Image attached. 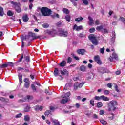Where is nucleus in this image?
<instances>
[{
  "label": "nucleus",
  "instance_id": "obj_19",
  "mask_svg": "<svg viewBox=\"0 0 125 125\" xmlns=\"http://www.w3.org/2000/svg\"><path fill=\"white\" fill-rule=\"evenodd\" d=\"M19 83L20 84H21L22 83H23V79H22V77H23V75L22 74H19Z\"/></svg>",
  "mask_w": 125,
  "mask_h": 125
},
{
  "label": "nucleus",
  "instance_id": "obj_58",
  "mask_svg": "<svg viewBox=\"0 0 125 125\" xmlns=\"http://www.w3.org/2000/svg\"><path fill=\"white\" fill-rule=\"evenodd\" d=\"M22 113H19L16 115L15 118H21V117H22Z\"/></svg>",
  "mask_w": 125,
  "mask_h": 125
},
{
  "label": "nucleus",
  "instance_id": "obj_59",
  "mask_svg": "<svg viewBox=\"0 0 125 125\" xmlns=\"http://www.w3.org/2000/svg\"><path fill=\"white\" fill-rule=\"evenodd\" d=\"M119 20H121V22H123V23L125 21V18L124 17H120Z\"/></svg>",
  "mask_w": 125,
  "mask_h": 125
},
{
  "label": "nucleus",
  "instance_id": "obj_22",
  "mask_svg": "<svg viewBox=\"0 0 125 125\" xmlns=\"http://www.w3.org/2000/svg\"><path fill=\"white\" fill-rule=\"evenodd\" d=\"M82 20H83V19L82 17H80L79 18H76L75 19V21H76V22H78V23H80V22H81Z\"/></svg>",
  "mask_w": 125,
  "mask_h": 125
},
{
  "label": "nucleus",
  "instance_id": "obj_36",
  "mask_svg": "<svg viewBox=\"0 0 125 125\" xmlns=\"http://www.w3.org/2000/svg\"><path fill=\"white\" fill-rule=\"evenodd\" d=\"M24 121L25 122H29V121H30V117L28 115L24 116Z\"/></svg>",
  "mask_w": 125,
  "mask_h": 125
},
{
  "label": "nucleus",
  "instance_id": "obj_62",
  "mask_svg": "<svg viewBox=\"0 0 125 125\" xmlns=\"http://www.w3.org/2000/svg\"><path fill=\"white\" fill-rule=\"evenodd\" d=\"M79 36L80 38H84V37H85V35H84V34H83V33H80L79 35Z\"/></svg>",
  "mask_w": 125,
  "mask_h": 125
},
{
  "label": "nucleus",
  "instance_id": "obj_32",
  "mask_svg": "<svg viewBox=\"0 0 125 125\" xmlns=\"http://www.w3.org/2000/svg\"><path fill=\"white\" fill-rule=\"evenodd\" d=\"M71 96V93L70 92H67L64 95V96H62V98H67V97H69Z\"/></svg>",
  "mask_w": 125,
  "mask_h": 125
},
{
  "label": "nucleus",
  "instance_id": "obj_10",
  "mask_svg": "<svg viewBox=\"0 0 125 125\" xmlns=\"http://www.w3.org/2000/svg\"><path fill=\"white\" fill-rule=\"evenodd\" d=\"M30 36L31 37H32V40H37V39H40V38H41V36H36V33H33V32H31L30 33Z\"/></svg>",
  "mask_w": 125,
  "mask_h": 125
},
{
  "label": "nucleus",
  "instance_id": "obj_61",
  "mask_svg": "<svg viewBox=\"0 0 125 125\" xmlns=\"http://www.w3.org/2000/svg\"><path fill=\"white\" fill-rule=\"evenodd\" d=\"M72 55L76 60H80V58H79L77 56H75V54H72Z\"/></svg>",
  "mask_w": 125,
  "mask_h": 125
},
{
  "label": "nucleus",
  "instance_id": "obj_20",
  "mask_svg": "<svg viewBox=\"0 0 125 125\" xmlns=\"http://www.w3.org/2000/svg\"><path fill=\"white\" fill-rule=\"evenodd\" d=\"M66 61H62L60 64H59V66L60 67H65V66H66Z\"/></svg>",
  "mask_w": 125,
  "mask_h": 125
},
{
  "label": "nucleus",
  "instance_id": "obj_55",
  "mask_svg": "<svg viewBox=\"0 0 125 125\" xmlns=\"http://www.w3.org/2000/svg\"><path fill=\"white\" fill-rule=\"evenodd\" d=\"M104 94L105 95H108V94H110V91L109 90H104Z\"/></svg>",
  "mask_w": 125,
  "mask_h": 125
},
{
  "label": "nucleus",
  "instance_id": "obj_48",
  "mask_svg": "<svg viewBox=\"0 0 125 125\" xmlns=\"http://www.w3.org/2000/svg\"><path fill=\"white\" fill-rule=\"evenodd\" d=\"M7 66L8 67V66H10V67H13V63L12 62H7Z\"/></svg>",
  "mask_w": 125,
  "mask_h": 125
},
{
  "label": "nucleus",
  "instance_id": "obj_33",
  "mask_svg": "<svg viewBox=\"0 0 125 125\" xmlns=\"http://www.w3.org/2000/svg\"><path fill=\"white\" fill-rule=\"evenodd\" d=\"M65 19L67 22H70L71 21V16L67 15L65 16Z\"/></svg>",
  "mask_w": 125,
  "mask_h": 125
},
{
  "label": "nucleus",
  "instance_id": "obj_50",
  "mask_svg": "<svg viewBox=\"0 0 125 125\" xmlns=\"http://www.w3.org/2000/svg\"><path fill=\"white\" fill-rule=\"evenodd\" d=\"M45 93H46V94H48V95H51V94H52V92H49L48 89L45 90Z\"/></svg>",
  "mask_w": 125,
  "mask_h": 125
},
{
  "label": "nucleus",
  "instance_id": "obj_6",
  "mask_svg": "<svg viewBox=\"0 0 125 125\" xmlns=\"http://www.w3.org/2000/svg\"><path fill=\"white\" fill-rule=\"evenodd\" d=\"M94 61L97 63L98 65H101V64H102V62L100 60V57L98 55L94 56Z\"/></svg>",
  "mask_w": 125,
  "mask_h": 125
},
{
  "label": "nucleus",
  "instance_id": "obj_53",
  "mask_svg": "<svg viewBox=\"0 0 125 125\" xmlns=\"http://www.w3.org/2000/svg\"><path fill=\"white\" fill-rule=\"evenodd\" d=\"M89 32H90V33H94V32H95V28H91L89 30Z\"/></svg>",
  "mask_w": 125,
  "mask_h": 125
},
{
  "label": "nucleus",
  "instance_id": "obj_28",
  "mask_svg": "<svg viewBox=\"0 0 125 125\" xmlns=\"http://www.w3.org/2000/svg\"><path fill=\"white\" fill-rule=\"evenodd\" d=\"M71 86H72V83H69L65 85L64 89L67 90V89H68V87H71Z\"/></svg>",
  "mask_w": 125,
  "mask_h": 125
},
{
  "label": "nucleus",
  "instance_id": "obj_37",
  "mask_svg": "<svg viewBox=\"0 0 125 125\" xmlns=\"http://www.w3.org/2000/svg\"><path fill=\"white\" fill-rule=\"evenodd\" d=\"M34 97H33V96L32 95H27L26 96V99H27V100H32V99H33Z\"/></svg>",
  "mask_w": 125,
  "mask_h": 125
},
{
  "label": "nucleus",
  "instance_id": "obj_2",
  "mask_svg": "<svg viewBox=\"0 0 125 125\" xmlns=\"http://www.w3.org/2000/svg\"><path fill=\"white\" fill-rule=\"evenodd\" d=\"M11 4H13V7L17 13H20L22 11L20 3L14 2L13 1L11 2Z\"/></svg>",
  "mask_w": 125,
  "mask_h": 125
},
{
  "label": "nucleus",
  "instance_id": "obj_7",
  "mask_svg": "<svg viewBox=\"0 0 125 125\" xmlns=\"http://www.w3.org/2000/svg\"><path fill=\"white\" fill-rule=\"evenodd\" d=\"M24 87L25 88H29L30 87V81L28 78H25L24 80Z\"/></svg>",
  "mask_w": 125,
  "mask_h": 125
},
{
  "label": "nucleus",
  "instance_id": "obj_25",
  "mask_svg": "<svg viewBox=\"0 0 125 125\" xmlns=\"http://www.w3.org/2000/svg\"><path fill=\"white\" fill-rule=\"evenodd\" d=\"M79 87V83L76 82L74 83V90H77V89H78V88Z\"/></svg>",
  "mask_w": 125,
  "mask_h": 125
},
{
  "label": "nucleus",
  "instance_id": "obj_60",
  "mask_svg": "<svg viewBox=\"0 0 125 125\" xmlns=\"http://www.w3.org/2000/svg\"><path fill=\"white\" fill-rule=\"evenodd\" d=\"M82 1L85 5H87V4H88V1H87V0H82Z\"/></svg>",
  "mask_w": 125,
  "mask_h": 125
},
{
  "label": "nucleus",
  "instance_id": "obj_29",
  "mask_svg": "<svg viewBox=\"0 0 125 125\" xmlns=\"http://www.w3.org/2000/svg\"><path fill=\"white\" fill-rule=\"evenodd\" d=\"M30 109H31V107L30 106V105H27L24 109V112H29Z\"/></svg>",
  "mask_w": 125,
  "mask_h": 125
},
{
  "label": "nucleus",
  "instance_id": "obj_18",
  "mask_svg": "<svg viewBox=\"0 0 125 125\" xmlns=\"http://www.w3.org/2000/svg\"><path fill=\"white\" fill-rule=\"evenodd\" d=\"M101 99L103 100L104 101H109L110 100V99L104 95L101 96Z\"/></svg>",
  "mask_w": 125,
  "mask_h": 125
},
{
  "label": "nucleus",
  "instance_id": "obj_1",
  "mask_svg": "<svg viewBox=\"0 0 125 125\" xmlns=\"http://www.w3.org/2000/svg\"><path fill=\"white\" fill-rule=\"evenodd\" d=\"M41 12L43 16H50L52 14L51 9L47 7H42L41 9Z\"/></svg>",
  "mask_w": 125,
  "mask_h": 125
},
{
  "label": "nucleus",
  "instance_id": "obj_30",
  "mask_svg": "<svg viewBox=\"0 0 125 125\" xmlns=\"http://www.w3.org/2000/svg\"><path fill=\"white\" fill-rule=\"evenodd\" d=\"M96 29L97 30V31H98L99 32L101 31V30H103V25L97 26Z\"/></svg>",
  "mask_w": 125,
  "mask_h": 125
},
{
  "label": "nucleus",
  "instance_id": "obj_27",
  "mask_svg": "<svg viewBox=\"0 0 125 125\" xmlns=\"http://www.w3.org/2000/svg\"><path fill=\"white\" fill-rule=\"evenodd\" d=\"M42 27H43V28H44V29H47V28H48L49 27V24H48L46 22L44 23L42 25Z\"/></svg>",
  "mask_w": 125,
  "mask_h": 125
},
{
  "label": "nucleus",
  "instance_id": "obj_26",
  "mask_svg": "<svg viewBox=\"0 0 125 125\" xmlns=\"http://www.w3.org/2000/svg\"><path fill=\"white\" fill-rule=\"evenodd\" d=\"M70 1L74 6H77V1H79V0H70Z\"/></svg>",
  "mask_w": 125,
  "mask_h": 125
},
{
  "label": "nucleus",
  "instance_id": "obj_12",
  "mask_svg": "<svg viewBox=\"0 0 125 125\" xmlns=\"http://www.w3.org/2000/svg\"><path fill=\"white\" fill-rule=\"evenodd\" d=\"M22 19H23V22L27 23V22L29 21V17H28V15H24L22 17Z\"/></svg>",
  "mask_w": 125,
  "mask_h": 125
},
{
  "label": "nucleus",
  "instance_id": "obj_24",
  "mask_svg": "<svg viewBox=\"0 0 125 125\" xmlns=\"http://www.w3.org/2000/svg\"><path fill=\"white\" fill-rule=\"evenodd\" d=\"M4 15V12L3 11V8L0 6V16H3Z\"/></svg>",
  "mask_w": 125,
  "mask_h": 125
},
{
  "label": "nucleus",
  "instance_id": "obj_46",
  "mask_svg": "<svg viewBox=\"0 0 125 125\" xmlns=\"http://www.w3.org/2000/svg\"><path fill=\"white\" fill-rule=\"evenodd\" d=\"M45 33L46 34H48V35H52V31L48 30V29H47L46 30H45Z\"/></svg>",
  "mask_w": 125,
  "mask_h": 125
},
{
  "label": "nucleus",
  "instance_id": "obj_40",
  "mask_svg": "<svg viewBox=\"0 0 125 125\" xmlns=\"http://www.w3.org/2000/svg\"><path fill=\"white\" fill-rule=\"evenodd\" d=\"M90 104L91 105L92 107L94 106V105H95V104H94V100H90Z\"/></svg>",
  "mask_w": 125,
  "mask_h": 125
},
{
  "label": "nucleus",
  "instance_id": "obj_16",
  "mask_svg": "<svg viewBox=\"0 0 125 125\" xmlns=\"http://www.w3.org/2000/svg\"><path fill=\"white\" fill-rule=\"evenodd\" d=\"M53 74H54V75L55 77H57V76H59V70H58V68H55Z\"/></svg>",
  "mask_w": 125,
  "mask_h": 125
},
{
  "label": "nucleus",
  "instance_id": "obj_34",
  "mask_svg": "<svg viewBox=\"0 0 125 125\" xmlns=\"http://www.w3.org/2000/svg\"><path fill=\"white\" fill-rule=\"evenodd\" d=\"M52 122L54 124V125H60V123L59 122V121H58V120H53Z\"/></svg>",
  "mask_w": 125,
  "mask_h": 125
},
{
  "label": "nucleus",
  "instance_id": "obj_3",
  "mask_svg": "<svg viewBox=\"0 0 125 125\" xmlns=\"http://www.w3.org/2000/svg\"><path fill=\"white\" fill-rule=\"evenodd\" d=\"M108 111H115L116 110V106L118 105V102L116 101H110L108 104Z\"/></svg>",
  "mask_w": 125,
  "mask_h": 125
},
{
  "label": "nucleus",
  "instance_id": "obj_13",
  "mask_svg": "<svg viewBox=\"0 0 125 125\" xmlns=\"http://www.w3.org/2000/svg\"><path fill=\"white\" fill-rule=\"evenodd\" d=\"M88 18L89 19V26H92V24H93V22H94V21H93V19L90 16H89Z\"/></svg>",
  "mask_w": 125,
  "mask_h": 125
},
{
  "label": "nucleus",
  "instance_id": "obj_56",
  "mask_svg": "<svg viewBox=\"0 0 125 125\" xmlns=\"http://www.w3.org/2000/svg\"><path fill=\"white\" fill-rule=\"evenodd\" d=\"M30 37H31V35H25L24 37L25 41H26V40H29Z\"/></svg>",
  "mask_w": 125,
  "mask_h": 125
},
{
  "label": "nucleus",
  "instance_id": "obj_21",
  "mask_svg": "<svg viewBox=\"0 0 125 125\" xmlns=\"http://www.w3.org/2000/svg\"><path fill=\"white\" fill-rule=\"evenodd\" d=\"M63 13H65V14H69L70 13V10L69 9L66 8H63V10H62Z\"/></svg>",
  "mask_w": 125,
  "mask_h": 125
},
{
  "label": "nucleus",
  "instance_id": "obj_63",
  "mask_svg": "<svg viewBox=\"0 0 125 125\" xmlns=\"http://www.w3.org/2000/svg\"><path fill=\"white\" fill-rule=\"evenodd\" d=\"M91 78H92V75L89 74L87 78V80L89 81V80H91Z\"/></svg>",
  "mask_w": 125,
  "mask_h": 125
},
{
  "label": "nucleus",
  "instance_id": "obj_52",
  "mask_svg": "<svg viewBox=\"0 0 125 125\" xmlns=\"http://www.w3.org/2000/svg\"><path fill=\"white\" fill-rule=\"evenodd\" d=\"M51 112V111H50V110H47L46 111V112H45L44 115L45 116H48V115H49V114H50Z\"/></svg>",
  "mask_w": 125,
  "mask_h": 125
},
{
  "label": "nucleus",
  "instance_id": "obj_5",
  "mask_svg": "<svg viewBox=\"0 0 125 125\" xmlns=\"http://www.w3.org/2000/svg\"><path fill=\"white\" fill-rule=\"evenodd\" d=\"M59 35L60 37H68V31H65L61 29H59Z\"/></svg>",
  "mask_w": 125,
  "mask_h": 125
},
{
  "label": "nucleus",
  "instance_id": "obj_64",
  "mask_svg": "<svg viewBox=\"0 0 125 125\" xmlns=\"http://www.w3.org/2000/svg\"><path fill=\"white\" fill-rule=\"evenodd\" d=\"M108 60L109 61H110V62H113V60H114V58H113L112 57H109L108 58Z\"/></svg>",
  "mask_w": 125,
  "mask_h": 125
},
{
  "label": "nucleus",
  "instance_id": "obj_51",
  "mask_svg": "<svg viewBox=\"0 0 125 125\" xmlns=\"http://www.w3.org/2000/svg\"><path fill=\"white\" fill-rule=\"evenodd\" d=\"M94 99H95V100H100V99H101V96H100V97L95 96L94 97Z\"/></svg>",
  "mask_w": 125,
  "mask_h": 125
},
{
  "label": "nucleus",
  "instance_id": "obj_47",
  "mask_svg": "<svg viewBox=\"0 0 125 125\" xmlns=\"http://www.w3.org/2000/svg\"><path fill=\"white\" fill-rule=\"evenodd\" d=\"M7 63H5V64H2L1 65H0V68H7Z\"/></svg>",
  "mask_w": 125,
  "mask_h": 125
},
{
  "label": "nucleus",
  "instance_id": "obj_17",
  "mask_svg": "<svg viewBox=\"0 0 125 125\" xmlns=\"http://www.w3.org/2000/svg\"><path fill=\"white\" fill-rule=\"evenodd\" d=\"M69 101V99L68 98H66V99H63L60 100V103L61 104H66Z\"/></svg>",
  "mask_w": 125,
  "mask_h": 125
},
{
  "label": "nucleus",
  "instance_id": "obj_41",
  "mask_svg": "<svg viewBox=\"0 0 125 125\" xmlns=\"http://www.w3.org/2000/svg\"><path fill=\"white\" fill-rule=\"evenodd\" d=\"M112 56L114 59H118V55H117V54L115 52L112 53Z\"/></svg>",
  "mask_w": 125,
  "mask_h": 125
},
{
  "label": "nucleus",
  "instance_id": "obj_14",
  "mask_svg": "<svg viewBox=\"0 0 125 125\" xmlns=\"http://www.w3.org/2000/svg\"><path fill=\"white\" fill-rule=\"evenodd\" d=\"M97 70L99 73H101L102 74H104L105 72V69L102 67H98Z\"/></svg>",
  "mask_w": 125,
  "mask_h": 125
},
{
  "label": "nucleus",
  "instance_id": "obj_8",
  "mask_svg": "<svg viewBox=\"0 0 125 125\" xmlns=\"http://www.w3.org/2000/svg\"><path fill=\"white\" fill-rule=\"evenodd\" d=\"M73 29V30H76L77 32H79V31H81V30H83V26L80 25L78 26L77 24H75Z\"/></svg>",
  "mask_w": 125,
  "mask_h": 125
},
{
  "label": "nucleus",
  "instance_id": "obj_4",
  "mask_svg": "<svg viewBox=\"0 0 125 125\" xmlns=\"http://www.w3.org/2000/svg\"><path fill=\"white\" fill-rule=\"evenodd\" d=\"M88 38L94 45H97L98 44V41H97V39L96 37L94 36V35L90 34L89 35Z\"/></svg>",
  "mask_w": 125,
  "mask_h": 125
},
{
  "label": "nucleus",
  "instance_id": "obj_35",
  "mask_svg": "<svg viewBox=\"0 0 125 125\" xmlns=\"http://www.w3.org/2000/svg\"><path fill=\"white\" fill-rule=\"evenodd\" d=\"M103 106V104H102V102H100L97 103V108H101Z\"/></svg>",
  "mask_w": 125,
  "mask_h": 125
},
{
  "label": "nucleus",
  "instance_id": "obj_54",
  "mask_svg": "<svg viewBox=\"0 0 125 125\" xmlns=\"http://www.w3.org/2000/svg\"><path fill=\"white\" fill-rule=\"evenodd\" d=\"M100 21H99V20H96L95 21V25H100Z\"/></svg>",
  "mask_w": 125,
  "mask_h": 125
},
{
  "label": "nucleus",
  "instance_id": "obj_42",
  "mask_svg": "<svg viewBox=\"0 0 125 125\" xmlns=\"http://www.w3.org/2000/svg\"><path fill=\"white\" fill-rule=\"evenodd\" d=\"M23 58H24V53L22 54L21 57L18 60V62L19 63H20V62H21Z\"/></svg>",
  "mask_w": 125,
  "mask_h": 125
},
{
  "label": "nucleus",
  "instance_id": "obj_44",
  "mask_svg": "<svg viewBox=\"0 0 125 125\" xmlns=\"http://www.w3.org/2000/svg\"><path fill=\"white\" fill-rule=\"evenodd\" d=\"M104 51H105V47H103L102 48L100 49V52L102 54H103L104 53Z\"/></svg>",
  "mask_w": 125,
  "mask_h": 125
},
{
  "label": "nucleus",
  "instance_id": "obj_57",
  "mask_svg": "<svg viewBox=\"0 0 125 125\" xmlns=\"http://www.w3.org/2000/svg\"><path fill=\"white\" fill-rule=\"evenodd\" d=\"M84 83H85L83 82L82 83H78V85L79 86V88H81L82 87H83V84H84Z\"/></svg>",
  "mask_w": 125,
  "mask_h": 125
},
{
  "label": "nucleus",
  "instance_id": "obj_11",
  "mask_svg": "<svg viewBox=\"0 0 125 125\" xmlns=\"http://www.w3.org/2000/svg\"><path fill=\"white\" fill-rule=\"evenodd\" d=\"M85 52V50L83 49H79L77 50V53L78 54H81V55H83Z\"/></svg>",
  "mask_w": 125,
  "mask_h": 125
},
{
  "label": "nucleus",
  "instance_id": "obj_45",
  "mask_svg": "<svg viewBox=\"0 0 125 125\" xmlns=\"http://www.w3.org/2000/svg\"><path fill=\"white\" fill-rule=\"evenodd\" d=\"M100 121L103 125H107V122L103 119L100 120Z\"/></svg>",
  "mask_w": 125,
  "mask_h": 125
},
{
  "label": "nucleus",
  "instance_id": "obj_23",
  "mask_svg": "<svg viewBox=\"0 0 125 125\" xmlns=\"http://www.w3.org/2000/svg\"><path fill=\"white\" fill-rule=\"evenodd\" d=\"M24 58L25 59V61H26L27 63H29V62H30V56H26V55L25 54Z\"/></svg>",
  "mask_w": 125,
  "mask_h": 125
},
{
  "label": "nucleus",
  "instance_id": "obj_9",
  "mask_svg": "<svg viewBox=\"0 0 125 125\" xmlns=\"http://www.w3.org/2000/svg\"><path fill=\"white\" fill-rule=\"evenodd\" d=\"M60 72L62 76H65V75L69 76V75L70 74V73H69V72H68V70H67V69L61 70Z\"/></svg>",
  "mask_w": 125,
  "mask_h": 125
},
{
  "label": "nucleus",
  "instance_id": "obj_43",
  "mask_svg": "<svg viewBox=\"0 0 125 125\" xmlns=\"http://www.w3.org/2000/svg\"><path fill=\"white\" fill-rule=\"evenodd\" d=\"M31 88H32V89L34 91H37V88L36 87V86H35V84H32Z\"/></svg>",
  "mask_w": 125,
  "mask_h": 125
},
{
  "label": "nucleus",
  "instance_id": "obj_15",
  "mask_svg": "<svg viewBox=\"0 0 125 125\" xmlns=\"http://www.w3.org/2000/svg\"><path fill=\"white\" fill-rule=\"evenodd\" d=\"M33 108L35 111H42V106H40L39 105L34 106Z\"/></svg>",
  "mask_w": 125,
  "mask_h": 125
},
{
  "label": "nucleus",
  "instance_id": "obj_49",
  "mask_svg": "<svg viewBox=\"0 0 125 125\" xmlns=\"http://www.w3.org/2000/svg\"><path fill=\"white\" fill-rule=\"evenodd\" d=\"M115 90L117 91V92H119L120 90H119V87L118 85H115L114 86Z\"/></svg>",
  "mask_w": 125,
  "mask_h": 125
},
{
  "label": "nucleus",
  "instance_id": "obj_38",
  "mask_svg": "<svg viewBox=\"0 0 125 125\" xmlns=\"http://www.w3.org/2000/svg\"><path fill=\"white\" fill-rule=\"evenodd\" d=\"M13 13L10 10L8 11L7 12V15H8V16H13Z\"/></svg>",
  "mask_w": 125,
  "mask_h": 125
},
{
  "label": "nucleus",
  "instance_id": "obj_39",
  "mask_svg": "<svg viewBox=\"0 0 125 125\" xmlns=\"http://www.w3.org/2000/svg\"><path fill=\"white\" fill-rule=\"evenodd\" d=\"M72 60H73L72 58L71 57H68V59H67V63L71 64V63L72 62Z\"/></svg>",
  "mask_w": 125,
  "mask_h": 125
},
{
  "label": "nucleus",
  "instance_id": "obj_31",
  "mask_svg": "<svg viewBox=\"0 0 125 125\" xmlns=\"http://www.w3.org/2000/svg\"><path fill=\"white\" fill-rule=\"evenodd\" d=\"M86 69V67L84 65H82L80 67V71H82V72H85Z\"/></svg>",
  "mask_w": 125,
  "mask_h": 125
}]
</instances>
